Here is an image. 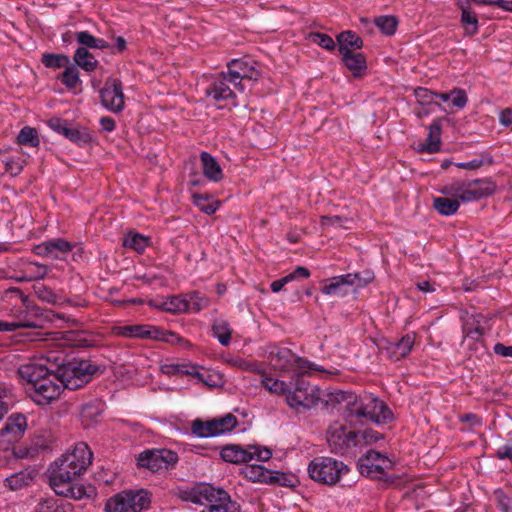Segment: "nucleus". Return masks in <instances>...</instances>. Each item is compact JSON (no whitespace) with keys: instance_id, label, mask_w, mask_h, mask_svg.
<instances>
[{"instance_id":"nucleus-1","label":"nucleus","mask_w":512,"mask_h":512,"mask_svg":"<svg viewBox=\"0 0 512 512\" xmlns=\"http://www.w3.org/2000/svg\"><path fill=\"white\" fill-rule=\"evenodd\" d=\"M103 371L104 367L90 360L76 358L58 364L56 370L38 363H28L18 369L20 377L31 385L32 399L40 405L56 400L64 389L74 391L84 387Z\"/></svg>"},{"instance_id":"nucleus-2","label":"nucleus","mask_w":512,"mask_h":512,"mask_svg":"<svg viewBox=\"0 0 512 512\" xmlns=\"http://www.w3.org/2000/svg\"><path fill=\"white\" fill-rule=\"evenodd\" d=\"M92 456L88 445L80 442L71 452L63 454L51 464L49 484L57 495L77 500L90 496L84 486H76L74 482L87 470Z\"/></svg>"},{"instance_id":"nucleus-3","label":"nucleus","mask_w":512,"mask_h":512,"mask_svg":"<svg viewBox=\"0 0 512 512\" xmlns=\"http://www.w3.org/2000/svg\"><path fill=\"white\" fill-rule=\"evenodd\" d=\"M348 472L347 465L331 457H316L308 465L310 478L327 486H334Z\"/></svg>"},{"instance_id":"nucleus-4","label":"nucleus","mask_w":512,"mask_h":512,"mask_svg":"<svg viewBox=\"0 0 512 512\" xmlns=\"http://www.w3.org/2000/svg\"><path fill=\"white\" fill-rule=\"evenodd\" d=\"M309 372H302L296 376L294 389L290 390L286 397L287 404L299 411L300 409H310L320 400V389L311 385L306 379L310 376Z\"/></svg>"},{"instance_id":"nucleus-5","label":"nucleus","mask_w":512,"mask_h":512,"mask_svg":"<svg viewBox=\"0 0 512 512\" xmlns=\"http://www.w3.org/2000/svg\"><path fill=\"white\" fill-rule=\"evenodd\" d=\"M151 503V494L144 489L122 491L107 500V512H141Z\"/></svg>"},{"instance_id":"nucleus-6","label":"nucleus","mask_w":512,"mask_h":512,"mask_svg":"<svg viewBox=\"0 0 512 512\" xmlns=\"http://www.w3.org/2000/svg\"><path fill=\"white\" fill-rule=\"evenodd\" d=\"M118 335L127 338H140L178 344L185 340L176 333L148 324L125 325L118 327Z\"/></svg>"},{"instance_id":"nucleus-7","label":"nucleus","mask_w":512,"mask_h":512,"mask_svg":"<svg viewBox=\"0 0 512 512\" xmlns=\"http://www.w3.org/2000/svg\"><path fill=\"white\" fill-rule=\"evenodd\" d=\"M352 411V423L354 419L359 420L364 418L376 424H386L393 418V414L389 407L378 398H369L368 402L364 403L357 398V405L354 406Z\"/></svg>"},{"instance_id":"nucleus-8","label":"nucleus","mask_w":512,"mask_h":512,"mask_svg":"<svg viewBox=\"0 0 512 512\" xmlns=\"http://www.w3.org/2000/svg\"><path fill=\"white\" fill-rule=\"evenodd\" d=\"M177 462V453L169 449L145 450L137 459L139 468H147L154 473L173 468Z\"/></svg>"},{"instance_id":"nucleus-9","label":"nucleus","mask_w":512,"mask_h":512,"mask_svg":"<svg viewBox=\"0 0 512 512\" xmlns=\"http://www.w3.org/2000/svg\"><path fill=\"white\" fill-rule=\"evenodd\" d=\"M359 433L347 431L343 424L333 423L326 432V440L330 451L334 454L344 455L354 446H357Z\"/></svg>"},{"instance_id":"nucleus-10","label":"nucleus","mask_w":512,"mask_h":512,"mask_svg":"<svg viewBox=\"0 0 512 512\" xmlns=\"http://www.w3.org/2000/svg\"><path fill=\"white\" fill-rule=\"evenodd\" d=\"M26 310L20 311L16 316L18 328L43 329L46 324L52 322L55 317L61 318L59 314L52 310L43 309L38 306H29L28 302L24 304Z\"/></svg>"},{"instance_id":"nucleus-11","label":"nucleus","mask_w":512,"mask_h":512,"mask_svg":"<svg viewBox=\"0 0 512 512\" xmlns=\"http://www.w3.org/2000/svg\"><path fill=\"white\" fill-rule=\"evenodd\" d=\"M392 461L375 450H369L358 460V470L361 475L371 479L382 478L386 469H391Z\"/></svg>"},{"instance_id":"nucleus-12","label":"nucleus","mask_w":512,"mask_h":512,"mask_svg":"<svg viewBox=\"0 0 512 512\" xmlns=\"http://www.w3.org/2000/svg\"><path fill=\"white\" fill-rule=\"evenodd\" d=\"M101 104L109 111L118 113L124 109V94L119 79L108 78L100 90Z\"/></svg>"},{"instance_id":"nucleus-13","label":"nucleus","mask_w":512,"mask_h":512,"mask_svg":"<svg viewBox=\"0 0 512 512\" xmlns=\"http://www.w3.org/2000/svg\"><path fill=\"white\" fill-rule=\"evenodd\" d=\"M228 81L231 82L238 90L245 89V82L257 81L260 73L253 66H249L247 62L234 59L228 63Z\"/></svg>"},{"instance_id":"nucleus-14","label":"nucleus","mask_w":512,"mask_h":512,"mask_svg":"<svg viewBox=\"0 0 512 512\" xmlns=\"http://www.w3.org/2000/svg\"><path fill=\"white\" fill-rule=\"evenodd\" d=\"M344 404L343 416L346 422L352 424V411L357 405V395L353 392L336 390L329 392L324 399L326 407L336 408Z\"/></svg>"},{"instance_id":"nucleus-15","label":"nucleus","mask_w":512,"mask_h":512,"mask_svg":"<svg viewBox=\"0 0 512 512\" xmlns=\"http://www.w3.org/2000/svg\"><path fill=\"white\" fill-rule=\"evenodd\" d=\"M27 429V417L23 413H12L0 430V436L5 437L9 442H16L24 436Z\"/></svg>"},{"instance_id":"nucleus-16","label":"nucleus","mask_w":512,"mask_h":512,"mask_svg":"<svg viewBox=\"0 0 512 512\" xmlns=\"http://www.w3.org/2000/svg\"><path fill=\"white\" fill-rule=\"evenodd\" d=\"M48 125L54 131L64 135L67 139L77 144L89 143L92 141V135L87 129L70 128L66 120L54 117L49 119Z\"/></svg>"},{"instance_id":"nucleus-17","label":"nucleus","mask_w":512,"mask_h":512,"mask_svg":"<svg viewBox=\"0 0 512 512\" xmlns=\"http://www.w3.org/2000/svg\"><path fill=\"white\" fill-rule=\"evenodd\" d=\"M213 494L201 512H241L240 504L232 500L225 490L215 488Z\"/></svg>"},{"instance_id":"nucleus-18","label":"nucleus","mask_w":512,"mask_h":512,"mask_svg":"<svg viewBox=\"0 0 512 512\" xmlns=\"http://www.w3.org/2000/svg\"><path fill=\"white\" fill-rule=\"evenodd\" d=\"M269 358L282 370H288L294 360L299 368H310V363L300 357H295L292 351L288 348H280L273 346L269 350Z\"/></svg>"},{"instance_id":"nucleus-19","label":"nucleus","mask_w":512,"mask_h":512,"mask_svg":"<svg viewBox=\"0 0 512 512\" xmlns=\"http://www.w3.org/2000/svg\"><path fill=\"white\" fill-rule=\"evenodd\" d=\"M214 490L215 488L212 485L203 483L192 489L180 490L177 496L182 501L206 506L208 500L214 497Z\"/></svg>"},{"instance_id":"nucleus-20","label":"nucleus","mask_w":512,"mask_h":512,"mask_svg":"<svg viewBox=\"0 0 512 512\" xmlns=\"http://www.w3.org/2000/svg\"><path fill=\"white\" fill-rule=\"evenodd\" d=\"M342 63L356 78L362 77L367 70V61L363 53L341 49Z\"/></svg>"},{"instance_id":"nucleus-21","label":"nucleus","mask_w":512,"mask_h":512,"mask_svg":"<svg viewBox=\"0 0 512 512\" xmlns=\"http://www.w3.org/2000/svg\"><path fill=\"white\" fill-rule=\"evenodd\" d=\"M415 336L407 334L396 342H391L386 347L388 357L393 361L405 358L412 350Z\"/></svg>"},{"instance_id":"nucleus-22","label":"nucleus","mask_w":512,"mask_h":512,"mask_svg":"<svg viewBox=\"0 0 512 512\" xmlns=\"http://www.w3.org/2000/svg\"><path fill=\"white\" fill-rule=\"evenodd\" d=\"M220 456L223 461L233 464L246 463L253 459L252 451H250L249 448L243 449L241 446L235 444L223 447Z\"/></svg>"},{"instance_id":"nucleus-23","label":"nucleus","mask_w":512,"mask_h":512,"mask_svg":"<svg viewBox=\"0 0 512 512\" xmlns=\"http://www.w3.org/2000/svg\"><path fill=\"white\" fill-rule=\"evenodd\" d=\"M441 121L442 118L435 119L429 126L427 143L419 146V152L436 153L440 151L442 131Z\"/></svg>"},{"instance_id":"nucleus-24","label":"nucleus","mask_w":512,"mask_h":512,"mask_svg":"<svg viewBox=\"0 0 512 512\" xmlns=\"http://www.w3.org/2000/svg\"><path fill=\"white\" fill-rule=\"evenodd\" d=\"M203 174L213 182H219L223 179V171L216 159L208 152L203 151L200 154Z\"/></svg>"},{"instance_id":"nucleus-25","label":"nucleus","mask_w":512,"mask_h":512,"mask_svg":"<svg viewBox=\"0 0 512 512\" xmlns=\"http://www.w3.org/2000/svg\"><path fill=\"white\" fill-rule=\"evenodd\" d=\"M37 472L35 469H24L12 474L5 479V485L10 490H18L29 485L35 478Z\"/></svg>"},{"instance_id":"nucleus-26","label":"nucleus","mask_w":512,"mask_h":512,"mask_svg":"<svg viewBox=\"0 0 512 512\" xmlns=\"http://www.w3.org/2000/svg\"><path fill=\"white\" fill-rule=\"evenodd\" d=\"M237 424V418L231 413H228L223 417L208 421V426L210 427V430L212 432V437L233 430L237 426Z\"/></svg>"},{"instance_id":"nucleus-27","label":"nucleus","mask_w":512,"mask_h":512,"mask_svg":"<svg viewBox=\"0 0 512 512\" xmlns=\"http://www.w3.org/2000/svg\"><path fill=\"white\" fill-rule=\"evenodd\" d=\"M338 51L341 54V49L354 51L363 47V40L353 31H344L337 35Z\"/></svg>"},{"instance_id":"nucleus-28","label":"nucleus","mask_w":512,"mask_h":512,"mask_svg":"<svg viewBox=\"0 0 512 512\" xmlns=\"http://www.w3.org/2000/svg\"><path fill=\"white\" fill-rule=\"evenodd\" d=\"M102 403L98 400L91 401L82 405L80 410V416L82 423L85 427L90 426L92 423L96 422L97 418L101 415L103 411Z\"/></svg>"},{"instance_id":"nucleus-29","label":"nucleus","mask_w":512,"mask_h":512,"mask_svg":"<svg viewBox=\"0 0 512 512\" xmlns=\"http://www.w3.org/2000/svg\"><path fill=\"white\" fill-rule=\"evenodd\" d=\"M73 60L77 66L86 72H92L98 67V61L85 47H78L76 49Z\"/></svg>"},{"instance_id":"nucleus-30","label":"nucleus","mask_w":512,"mask_h":512,"mask_svg":"<svg viewBox=\"0 0 512 512\" xmlns=\"http://www.w3.org/2000/svg\"><path fill=\"white\" fill-rule=\"evenodd\" d=\"M149 304L173 314L189 311V304L187 303V299L181 298L179 296H171L160 305L153 303V301H150Z\"/></svg>"},{"instance_id":"nucleus-31","label":"nucleus","mask_w":512,"mask_h":512,"mask_svg":"<svg viewBox=\"0 0 512 512\" xmlns=\"http://www.w3.org/2000/svg\"><path fill=\"white\" fill-rule=\"evenodd\" d=\"M221 76L223 79L216 80L213 84L207 89L208 95H211L215 100H226L234 97V93L231 88L227 85L225 73L222 72Z\"/></svg>"},{"instance_id":"nucleus-32","label":"nucleus","mask_w":512,"mask_h":512,"mask_svg":"<svg viewBox=\"0 0 512 512\" xmlns=\"http://www.w3.org/2000/svg\"><path fill=\"white\" fill-rule=\"evenodd\" d=\"M460 207V201L449 197H435L433 208L443 216L454 215Z\"/></svg>"},{"instance_id":"nucleus-33","label":"nucleus","mask_w":512,"mask_h":512,"mask_svg":"<svg viewBox=\"0 0 512 512\" xmlns=\"http://www.w3.org/2000/svg\"><path fill=\"white\" fill-rule=\"evenodd\" d=\"M193 203L207 215H212L219 208L220 201L213 200L209 194H198L192 195Z\"/></svg>"},{"instance_id":"nucleus-34","label":"nucleus","mask_w":512,"mask_h":512,"mask_svg":"<svg viewBox=\"0 0 512 512\" xmlns=\"http://www.w3.org/2000/svg\"><path fill=\"white\" fill-rule=\"evenodd\" d=\"M35 512H72V506L68 503L65 504L56 499L48 498L38 503Z\"/></svg>"},{"instance_id":"nucleus-35","label":"nucleus","mask_w":512,"mask_h":512,"mask_svg":"<svg viewBox=\"0 0 512 512\" xmlns=\"http://www.w3.org/2000/svg\"><path fill=\"white\" fill-rule=\"evenodd\" d=\"M243 474L253 482L270 483L272 472L264 468L262 465H250L243 470Z\"/></svg>"},{"instance_id":"nucleus-36","label":"nucleus","mask_w":512,"mask_h":512,"mask_svg":"<svg viewBox=\"0 0 512 512\" xmlns=\"http://www.w3.org/2000/svg\"><path fill=\"white\" fill-rule=\"evenodd\" d=\"M17 143L30 147H38L40 139L35 128L30 126L23 127L17 135Z\"/></svg>"},{"instance_id":"nucleus-37","label":"nucleus","mask_w":512,"mask_h":512,"mask_svg":"<svg viewBox=\"0 0 512 512\" xmlns=\"http://www.w3.org/2000/svg\"><path fill=\"white\" fill-rule=\"evenodd\" d=\"M150 239L141 234L134 233L128 234L123 239V246L126 248H131L138 253H142L145 248L149 245Z\"/></svg>"},{"instance_id":"nucleus-38","label":"nucleus","mask_w":512,"mask_h":512,"mask_svg":"<svg viewBox=\"0 0 512 512\" xmlns=\"http://www.w3.org/2000/svg\"><path fill=\"white\" fill-rule=\"evenodd\" d=\"M461 23L464 26L466 33L475 35L478 31V18L477 15L469 7H461Z\"/></svg>"},{"instance_id":"nucleus-39","label":"nucleus","mask_w":512,"mask_h":512,"mask_svg":"<svg viewBox=\"0 0 512 512\" xmlns=\"http://www.w3.org/2000/svg\"><path fill=\"white\" fill-rule=\"evenodd\" d=\"M374 23L383 34L391 36L396 31L398 19L392 15H383L376 17Z\"/></svg>"},{"instance_id":"nucleus-40","label":"nucleus","mask_w":512,"mask_h":512,"mask_svg":"<svg viewBox=\"0 0 512 512\" xmlns=\"http://www.w3.org/2000/svg\"><path fill=\"white\" fill-rule=\"evenodd\" d=\"M345 278L347 279L348 286L364 287L373 281L374 274L370 270H365L363 272L345 274Z\"/></svg>"},{"instance_id":"nucleus-41","label":"nucleus","mask_w":512,"mask_h":512,"mask_svg":"<svg viewBox=\"0 0 512 512\" xmlns=\"http://www.w3.org/2000/svg\"><path fill=\"white\" fill-rule=\"evenodd\" d=\"M213 335L223 346L229 345L231 341L232 330L226 321L216 322L212 326Z\"/></svg>"},{"instance_id":"nucleus-42","label":"nucleus","mask_w":512,"mask_h":512,"mask_svg":"<svg viewBox=\"0 0 512 512\" xmlns=\"http://www.w3.org/2000/svg\"><path fill=\"white\" fill-rule=\"evenodd\" d=\"M41 62L47 68L59 69L68 66L70 64V59L67 55L64 54L47 53L43 54Z\"/></svg>"},{"instance_id":"nucleus-43","label":"nucleus","mask_w":512,"mask_h":512,"mask_svg":"<svg viewBox=\"0 0 512 512\" xmlns=\"http://www.w3.org/2000/svg\"><path fill=\"white\" fill-rule=\"evenodd\" d=\"M61 82L68 88L74 89L76 88L79 82V72L76 66L68 65L65 67L63 73L58 77Z\"/></svg>"},{"instance_id":"nucleus-44","label":"nucleus","mask_w":512,"mask_h":512,"mask_svg":"<svg viewBox=\"0 0 512 512\" xmlns=\"http://www.w3.org/2000/svg\"><path fill=\"white\" fill-rule=\"evenodd\" d=\"M347 285L345 275L335 276L330 279V283L325 285L321 291L326 295L345 294L343 286Z\"/></svg>"},{"instance_id":"nucleus-45","label":"nucleus","mask_w":512,"mask_h":512,"mask_svg":"<svg viewBox=\"0 0 512 512\" xmlns=\"http://www.w3.org/2000/svg\"><path fill=\"white\" fill-rule=\"evenodd\" d=\"M51 256L55 259L60 257V254L70 252L74 245L63 238H56L49 240Z\"/></svg>"},{"instance_id":"nucleus-46","label":"nucleus","mask_w":512,"mask_h":512,"mask_svg":"<svg viewBox=\"0 0 512 512\" xmlns=\"http://www.w3.org/2000/svg\"><path fill=\"white\" fill-rule=\"evenodd\" d=\"M263 386L268 389L271 393L278 395H286L289 393L288 385L279 379H274L272 377H265L262 380Z\"/></svg>"},{"instance_id":"nucleus-47","label":"nucleus","mask_w":512,"mask_h":512,"mask_svg":"<svg viewBox=\"0 0 512 512\" xmlns=\"http://www.w3.org/2000/svg\"><path fill=\"white\" fill-rule=\"evenodd\" d=\"M352 222V218L346 215H323L320 217V224L322 227H329L338 225L341 228L347 229L348 223Z\"/></svg>"},{"instance_id":"nucleus-48","label":"nucleus","mask_w":512,"mask_h":512,"mask_svg":"<svg viewBox=\"0 0 512 512\" xmlns=\"http://www.w3.org/2000/svg\"><path fill=\"white\" fill-rule=\"evenodd\" d=\"M188 296L187 303L189 304V311L199 312L208 307L210 303L207 297L197 291L190 293Z\"/></svg>"},{"instance_id":"nucleus-49","label":"nucleus","mask_w":512,"mask_h":512,"mask_svg":"<svg viewBox=\"0 0 512 512\" xmlns=\"http://www.w3.org/2000/svg\"><path fill=\"white\" fill-rule=\"evenodd\" d=\"M474 190L481 193V199L492 195L496 190L495 183L490 179H474L471 180Z\"/></svg>"},{"instance_id":"nucleus-50","label":"nucleus","mask_w":512,"mask_h":512,"mask_svg":"<svg viewBox=\"0 0 512 512\" xmlns=\"http://www.w3.org/2000/svg\"><path fill=\"white\" fill-rule=\"evenodd\" d=\"M33 290L37 297L45 301L47 303L56 304L58 302L59 297L47 286L44 284H35L33 285Z\"/></svg>"},{"instance_id":"nucleus-51","label":"nucleus","mask_w":512,"mask_h":512,"mask_svg":"<svg viewBox=\"0 0 512 512\" xmlns=\"http://www.w3.org/2000/svg\"><path fill=\"white\" fill-rule=\"evenodd\" d=\"M309 37L314 43H317L326 50L332 51L335 49V42L328 34L314 32L310 33Z\"/></svg>"},{"instance_id":"nucleus-52","label":"nucleus","mask_w":512,"mask_h":512,"mask_svg":"<svg viewBox=\"0 0 512 512\" xmlns=\"http://www.w3.org/2000/svg\"><path fill=\"white\" fill-rule=\"evenodd\" d=\"M184 367H185V365H176V366H174V368H175V370L177 372H180L182 374L190 375V376H192L194 378H197L200 382H202L206 386H209V387L217 386V383H210V382H208V379L205 377V374L200 373L197 370V366H192L191 370H184Z\"/></svg>"},{"instance_id":"nucleus-53","label":"nucleus","mask_w":512,"mask_h":512,"mask_svg":"<svg viewBox=\"0 0 512 512\" xmlns=\"http://www.w3.org/2000/svg\"><path fill=\"white\" fill-rule=\"evenodd\" d=\"M184 367H185V365H176V366H174V368H175V370L177 372H180L182 374L190 375V376H192L194 378H197L200 382H202L206 386H209V387L217 386V383H210V382H208V379L205 377V374L200 373L197 370V366H192L191 370H184Z\"/></svg>"},{"instance_id":"nucleus-54","label":"nucleus","mask_w":512,"mask_h":512,"mask_svg":"<svg viewBox=\"0 0 512 512\" xmlns=\"http://www.w3.org/2000/svg\"><path fill=\"white\" fill-rule=\"evenodd\" d=\"M465 181H455L451 184L443 186L439 191L445 196H452L453 199L460 201V195L462 193Z\"/></svg>"},{"instance_id":"nucleus-55","label":"nucleus","mask_w":512,"mask_h":512,"mask_svg":"<svg viewBox=\"0 0 512 512\" xmlns=\"http://www.w3.org/2000/svg\"><path fill=\"white\" fill-rule=\"evenodd\" d=\"M191 430L193 434L200 438L212 437L208 421H203L201 419L194 420L192 422Z\"/></svg>"},{"instance_id":"nucleus-56","label":"nucleus","mask_w":512,"mask_h":512,"mask_svg":"<svg viewBox=\"0 0 512 512\" xmlns=\"http://www.w3.org/2000/svg\"><path fill=\"white\" fill-rule=\"evenodd\" d=\"M481 199V193H478L474 190V186L472 181H465L462 193L460 195V201L469 202V201H477Z\"/></svg>"},{"instance_id":"nucleus-57","label":"nucleus","mask_w":512,"mask_h":512,"mask_svg":"<svg viewBox=\"0 0 512 512\" xmlns=\"http://www.w3.org/2000/svg\"><path fill=\"white\" fill-rule=\"evenodd\" d=\"M414 95L417 99V102L421 106L429 105L434 103L435 93L430 91L427 88L418 87L414 90Z\"/></svg>"},{"instance_id":"nucleus-58","label":"nucleus","mask_w":512,"mask_h":512,"mask_svg":"<svg viewBox=\"0 0 512 512\" xmlns=\"http://www.w3.org/2000/svg\"><path fill=\"white\" fill-rule=\"evenodd\" d=\"M12 454L16 459H28L35 457L38 454V449L28 446H14Z\"/></svg>"},{"instance_id":"nucleus-59","label":"nucleus","mask_w":512,"mask_h":512,"mask_svg":"<svg viewBox=\"0 0 512 512\" xmlns=\"http://www.w3.org/2000/svg\"><path fill=\"white\" fill-rule=\"evenodd\" d=\"M383 483V488H400L403 483V479L399 475H388L386 471H384V475L382 478H377Z\"/></svg>"},{"instance_id":"nucleus-60","label":"nucleus","mask_w":512,"mask_h":512,"mask_svg":"<svg viewBox=\"0 0 512 512\" xmlns=\"http://www.w3.org/2000/svg\"><path fill=\"white\" fill-rule=\"evenodd\" d=\"M452 98V104L458 109H463L468 101V97L466 92L463 89L460 88H454L451 91Z\"/></svg>"},{"instance_id":"nucleus-61","label":"nucleus","mask_w":512,"mask_h":512,"mask_svg":"<svg viewBox=\"0 0 512 512\" xmlns=\"http://www.w3.org/2000/svg\"><path fill=\"white\" fill-rule=\"evenodd\" d=\"M77 42L82 45V47L93 49L94 46L97 45L96 37L91 35L88 31H80L75 34Z\"/></svg>"},{"instance_id":"nucleus-62","label":"nucleus","mask_w":512,"mask_h":512,"mask_svg":"<svg viewBox=\"0 0 512 512\" xmlns=\"http://www.w3.org/2000/svg\"><path fill=\"white\" fill-rule=\"evenodd\" d=\"M270 483H278L282 486L292 487L294 486V476L284 472H276L275 475L271 474Z\"/></svg>"},{"instance_id":"nucleus-63","label":"nucleus","mask_w":512,"mask_h":512,"mask_svg":"<svg viewBox=\"0 0 512 512\" xmlns=\"http://www.w3.org/2000/svg\"><path fill=\"white\" fill-rule=\"evenodd\" d=\"M249 450L252 451L253 458L256 457L261 462H266L272 457V452L268 448L250 446Z\"/></svg>"},{"instance_id":"nucleus-64","label":"nucleus","mask_w":512,"mask_h":512,"mask_svg":"<svg viewBox=\"0 0 512 512\" xmlns=\"http://www.w3.org/2000/svg\"><path fill=\"white\" fill-rule=\"evenodd\" d=\"M361 437L365 444H372L384 438L383 434L373 430L366 429L361 433Z\"/></svg>"}]
</instances>
